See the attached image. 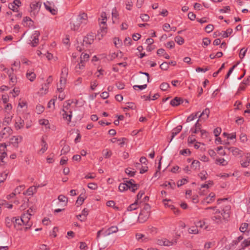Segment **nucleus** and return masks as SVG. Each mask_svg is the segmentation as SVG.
I'll return each mask as SVG.
<instances>
[{"mask_svg":"<svg viewBox=\"0 0 250 250\" xmlns=\"http://www.w3.org/2000/svg\"><path fill=\"white\" fill-rule=\"evenodd\" d=\"M87 18V14L84 13L78 15L74 22L70 23L71 30L77 31L82 24L86 23Z\"/></svg>","mask_w":250,"mask_h":250,"instance_id":"1","label":"nucleus"},{"mask_svg":"<svg viewBox=\"0 0 250 250\" xmlns=\"http://www.w3.org/2000/svg\"><path fill=\"white\" fill-rule=\"evenodd\" d=\"M150 206L148 204H145L143 209L139 214L138 219L140 222L146 221L150 214Z\"/></svg>","mask_w":250,"mask_h":250,"instance_id":"2","label":"nucleus"},{"mask_svg":"<svg viewBox=\"0 0 250 250\" xmlns=\"http://www.w3.org/2000/svg\"><path fill=\"white\" fill-rule=\"evenodd\" d=\"M12 132L13 130L10 127H5L0 132V139L7 138Z\"/></svg>","mask_w":250,"mask_h":250,"instance_id":"3","label":"nucleus"},{"mask_svg":"<svg viewBox=\"0 0 250 250\" xmlns=\"http://www.w3.org/2000/svg\"><path fill=\"white\" fill-rule=\"evenodd\" d=\"M41 6V3L39 1L32 2L30 4V12L33 15H36L39 11Z\"/></svg>","mask_w":250,"mask_h":250,"instance_id":"4","label":"nucleus"},{"mask_svg":"<svg viewBox=\"0 0 250 250\" xmlns=\"http://www.w3.org/2000/svg\"><path fill=\"white\" fill-rule=\"evenodd\" d=\"M40 35V32L35 31L31 37V44L32 46H36L39 43V37Z\"/></svg>","mask_w":250,"mask_h":250,"instance_id":"5","label":"nucleus"},{"mask_svg":"<svg viewBox=\"0 0 250 250\" xmlns=\"http://www.w3.org/2000/svg\"><path fill=\"white\" fill-rule=\"evenodd\" d=\"M100 29L98 32V35H101V37H103L107 32V25L105 21H102L100 22Z\"/></svg>","mask_w":250,"mask_h":250,"instance_id":"6","label":"nucleus"},{"mask_svg":"<svg viewBox=\"0 0 250 250\" xmlns=\"http://www.w3.org/2000/svg\"><path fill=\"white\" fill-rule=\"evenodd\" d=\"M6 145L5 143L0 144V162L3 163V159L7 156L6 153Z\"/></svg>","mask_w":250,"mask_h":250,"instance_id":"7","label":"nucleus"},{"mask_svg":"<svg viewBox=\"0 0 250 250\" xmlns=\"http://www.w3.org/2000/svg\"><path fill=\"white\" fill-rule=\"evenodd\" d=\"M225 149H227L228 151H229V152H231L233 155L235 156H237L238 155L241 156L242 155V151L240 150L238 148L235 147H225Z\"/></svg>","mask_w":250,"mask_h":250,"instance_id":"8","label":"nucleus"},{"mask_svg":"<svg viewBox=\"0 0 250 250\" xmlns=\"http://www.w3.org/2000/svg\"><path fill=\"white\" fill-rule=\"evenodd\" d=\"M95 38L94 35L91 33L87 35L86 36L84 37L83 40V42L86 44H91L93 43Z\"/></svg>","mask_w":250,"mask_h":250,"instance_id":"9","label":"nucleus"},{"mask_svg":"<svg viewBox=\"0 0 250 250\" xmlns=\"http://www.w3.org/2000/svg\"><path fill=\"white\" fill-rule=\"evenodd\" d=\"M32 211V209L31 208H30L27 211L26 213H23L20 219V222L22 221H30L31 216L32 215L31 212Z\"/></svg>","mask_w":250,"mask_h":250,"instance_id":"10","label":"nucleus"},{"mask_svg":"<svg viewBox=\"0 0 250 250\" xmlns=\"http://www.w3.org/2000/svg\"><path fill=\"white\" fill-rule=\"evenodd\" d=\"M210 110L209 108H206L199 116V121H202V120L206 121L208 118Z\"/></svg>","mask_w":250,"mask_h":250,"instance_id":"11","label":"nucleus"},{"mask_svg":"<svg viewBox=\"0 0 250 250\" xmlns=\"http://www.w3.org/2000/svg\"><path fill=\"white\" fill-rule=\"evenodd\" d=\"M22 137L21 136H13L10 139V142L16 147H18V144L21 142Z\"/></svg>","mask_w":250,"mask_h":250,"instance_id":"12","label":"nucleus"},{"mask_svg":"<svg viewBox=\"0 0 250 250\" xmlns=\"http://www.w3.org/2000/svg\"><path fill=\"white\" fill-rule=\"evenodd\" d=\"M157 244L160 246H170L173 245V243L166 238H163L158 239L157 241Z\"/></svg>","mask_w":250,"mask_h":250,"instance_id":"13","label":"nucleus"},{"mask_svg":"<svg viewBox=\"0 0 250 250\" xmlns=\"http://www.w3.org/2000/svg\"><path fill=\"white\" fill-rule=\"evenodd\" d=\"M67 75V70L66 68H63L62 70L60 83L61 85H64L66 82V77Z\"/></svg>","mask_w":250,"mask_h":250,"instance_id":"14","label":"nucleus"},{"mask_svg":"<svg viewBox=\"0 0 250 250\" xmlns=\"http://www.w3.org/2000/svg\"><path fill=\"white\" fill-rule=\"evenodd\" d=\"M118 231V228L117 226H111L106 230L103 233L104 236H108L113 233H116Z\"/></svg>","mask_w":250,"mask_h":250,"instance_id":"15","label":"nucleus"},{"mask_svg":"<svg viewBox=\"0 0 250 250\" xmlns=\"http://www.w3.org/2000/svg\"><path fill=\"white\" fill-rule=\"evenodd\" d=\"M184 102V100L179 97H176L170 101V104L173 106H176Z\"/></svg>","mask_w":250,"mask_h":250,"instance_id":"16","label":"nucleus"},{"mask_svg":"<svg viewBox=\"0 0 250 250\" xmlns=\"http://www.w3.org/2000/svg\"><path fill=\"white\" fill-rule=\"evenodd\" d=\"M44 6L45 9L48 10L52 15H55L57 13V9L55 8H52L49 2L47 1L46 3H44Z\"/></svg>","mask_w":250,"mask_h":250,"instance_id":"17","label":"nucleus"},{"mask_svg":"<svg viewBox=\"0 0 250 250\" xmlns=\"http://www.w3.org/2000/svg\"><path fill=\"white\" fill-rule=\"evenodd\" d=\"M182 129V126L179 125L172 129L171 132V137L169 141V142H170L172 141V140L174 138V137L181 131Z\"/></svg>","mask_w":250,"mask_h":250,"instance_id":"18","label":"nucleus"},{"mask_svg":"<svg viewBox=\"0 0 250 250\" xmlns=\"http://www.w3.org/2000/svg\"><path fill=\"white\" fill-rule=\"evenodd\" d=\"M24 125V120L21 119V118H19L17 119L15 124V127L16 128V129L18 130L21 128H22Z\"/></svg>","mask_w":250,"mask_h":250,"instance_id":"19","label":"nucleus"},{"mask_svg":"<svg viewBox=\"0 0 250 250\" xmlns=\"http://www.w3.org/2000/svg\"><path fill=\"white\" fill-rule=\"evenodd\" d=\"M41 143L42 147L40 149V151H41L42 153H43L46 151V150L48 148V145L44 140V137H42L41 139Z\"/></svg>","mask_w":250,"mask_h":250,"instance_id":"20","label":"nucleus"},{"mask_svg":"<svg viewBox=\"0 0 250 250\" xmlns=\"http://www.w3.org/2000/svg\"><path fill=\"white\" fill-rule=\"evenodd\" d=\"M200 119H198L194 125L195 128H191L190 131L192 132V133H197L198 131H200L201 128V125L199 123Z\"/></svg>","mask_w":250,"mask_h":250,"instance_id":"21","label":"nucleus"},{"mask_svg":"<svg viewBox=\"0 0 250 250\" xmlns=\"http://www.w3.org/2000/svg\"><path fill=\"white\" fill-rule=\"evenodd\" d=\"M136 238L140 242H147L148 240V238L145 237V235L142 233H137L136 234Z\"/></svg>","mask_w":250,"mask_h":250,"instance_id":"22","label":"nucleus"},{"mask_svg":"<svg viewBox=\"0 0 250 250\" xmlns=\"http://www.w3.org/2000/svg\"><path fill=\"white\" fill-rule=\"evenodd\" d=\"M215 196V193L213 192H211L208 196H207L205 199V201L207 202V204L210 203L212 201L214 200V198Z\"/></svg>","mask_w":250,"mask_h":250,"instance_id":"23","label":"nucleus"},{"mask_svg":"<svg viewBox=\"0 0 250 250\" xmlns=\"http://www.w3.org/2000/svg\"><path fill=\"white\" fill-rule=\"evenodd\" d=\"M128 186L127 185L126 183L124 182V183L120 184L118 188L121 192H123L128 189Z\"/></svg>","mask_w":250,"mask_h":250,"instance_id":"24","label":"nucleus"},{"mask_svg":"<svg viewBox=\"0 0 250 250\" xmlns=\"http://www.w3.org/2000/svg\"><path fill=\"white\" fill-rule=\"evenodd\" d=\"M64 113H63L62 116L63 118L66 120L68 123H70L71 122L72 116V111H69L70 114H68L67 112L64 110H63Z\"/></svg>","mask_w":250,"mask_h":250,"instance_id":"25","label":"nucleus"},{"mask_svg":"<svg viewBox=\"0 0 250 250\" xmlns=\"http://www.w3.org/2000/svg\"><path fill=\"white\" fill-rule=\"evenodd\" d=\"M138 204H139V202L137 200H136L134 203L131 204L127 208V210L128 211H132V210L136 209L138 208Z\"/></svg>","mask_w":250,"mask_h":250,"instance_id":"26","label":"nucleus"},{"mask_svg":"<svg viewBox=\"0 0 250 250\" xmlns=\"http://www.w3.org/2000/svg\"><path fill=\"white\" fill-rule=\"evenodd\" d=\"M197 227H200L201 228H204L205 229L208 230V226L206 225V223L204 220L200 221L197 223L196 225Z\"/></svg>","mask_w":250,"mask_h":250,"instance_id":"27","label":"nucleus"},{"mask_svg":"<svg viewBox=\"0 0 250 250\" xmlns=\"http://www.w3.org/2000/svg\"><path fill=\"white\" fill-rule=\"evenodd\" d=\"M132 168L130 167L126 168L125 171V173L127 174V175L129 177H133L135 176L136 171L132 170Z\"/></svg>","mask_w":250,"mask_h":250,"instance_id":"28","label":"nucleus"},{"mask_svg":"<svg viewBox=\"0 0 250 250\" xmlns=\"http://www.w3.org/2000/svg\"><path fill=\"white\" fill-rule=\"evenodd\" d=\"M89 56L86 53H82L80 57L81 63H85L88 61Z\"/></svg>","mask_w":250,"mask_h":250,"instance_id":"29","label":"nucleus"},{"mask_svg":"<svg viewBox=\"0 0 250 250\" xmlns=\"http://www.w3.org/2000/svg\"><path fill=\"white\" fill-rule=\"evenodd\" d=\"M102 154L104 158H109L112 155V153L111 151L108 149H105L103 150Z\"/></svg>","mask_w":250,"mask_h":250,"instance_id":"30","label":"nucleus"},{"mask_svg":"<svg viewBox=\"0 0 250 250\" xmlns=\"http://www.w3.org/2000/svg\"><path fill=\"white\" fill-rule=\"evenodd\" d=\"M200 163L199 161L194 160L190 166V167L194 170L198 169L200 167Z\"/></svg>","mask_w":250,"mask_h":250,"instance_id":"31","label":"nucleus"},{"mask_svg":"<svg viewBox=\"0 0 250 250\" xmlns=\"http://www.w3.org/2000/svg\"><path fill=\"white\" fill-rule=\"evenodd\" d=\"M119 53L120 54L121 56H120V58H122L123 57V53L121 51H119L117 53H113L109 55V57L110 60H113L116 58H118L119 56Z\"/></svg>","mask_w":250,"mask_h":250,"instance_id":"32","label":"nucleus"},{"mask_svg":"<svg viewBox=\"0 0 250 250\" xmlns=\"http://www.w3.org/2000/svg\"><path fill=\"white\" fill-rule=\"evenodd\" d=\"M250 246V237L245 239L242 243V249L244 250L246 247Z\"/></svg>","mask_w":250,"mask_h":250,"instance_id":"33","label":"nucleus"},{"mask_svg":"<svg viewBox=\"0 0 250 250\" xmlns=\"http://www.w3.org/2000/svg\"><path fill=\"white\" fill-rule=\"evenodd\" d=\"M36 77V74L34 72H27L26 77L31 82L34 81Z\"/></svg>","mask_w":250,"mask_h":250,"instance_id":"34","label":"nucleus"},{"mask_svg":"<svg viewBox=\"0 0 250 250\" xmlns=\"http://www.w3.org/2000/svg\"><path fill=\"white\" fill-rule=\"evenodd\" d=\"M20 219L17 218L16 217H13V222L14 224L15 228H16L17 229H20V228H17V226H21V222H20Z\"/></svg>","mask_w":250,"mask_h":250,"instance_id":"35","label":"nucleus"},{"mask_svg":"<svg viewBox=\"0 0 250 250\" xmlns=\"http://www.w3.org/2000/svg\"><path fill=\"white\" fill-rule=\"evenodd\" d=\"M232 31L233 30L231 28H228L226 31H223L222 37L224 38H227L229 35H230L232 34Z\"/></svg>","mask_w":250,"mask_h":250,"instance_id":"36","label":"nucleus"},{"mask_svg":"<svg viewBox=\"0 0 250 250\" xmlns=\"http://www.w3.org/2000/svg\"><path fill=\"white\" fill-rule=\"evenodd\" d=\"M140 187V185L137 184H134L130 186H128V189L132 192H135Z\"/></svg>","mask_w":250,"mask_h":250,"instance_id":"37","label":"nucleus"},{"mask_svg":"<svg viewBox=\"0 0 250 250\" xmlns=\"http://www.w3.org/2000/svg\"><path fill=\"white\" fill-rule=\"evenodd\" d=\"M248 227H249V224H248L247 223H243L241 224V225L239 228V230L242 232H245L247 230Z\"/></svg>","mask_w":250,"mask_h":250,"instance_id":"38","label":"nucleus"},{"mask_svg":"<svg viewBox=\"0 0 250 250\" xmlns=\"http://www.w3.org/2000/svg\"><path fill=\"white\" fill-rule=\"evenodd\" d=\"M8 172L4 171L0 173V183L3 182L7 178Z\"/></svg>","mask_w":250,"mask_h":250,"instance_id":"39","label":"nucleus"},{"mask_svg":"<svg viewBox=\"0 0 250 250\" xmlns=\"http://www.w3.org/2000/svg\"><path fill=\"white\" fill-rule=\"evenodd\" d=\"M208 173L206 171L203 170L199 173L198 176L202 181H204L207 179Z\"/></svg>","mask_w":250,"mask_h":250,"instance_id":"40","label":"nucleus"},{"mask_svg":"<svg viewBox=\"0 0 250 250\" xmlns=\"http://www.w3.org/2000/svg\"><path fill=\"white\" fill-rule=\"evenodd\" d=\"M70 148L68 145H65L61 150V155L66 154L70 151Z\"/></svg>","mask_w":250,"mask_h":250,"instance_id":"41","label":"nucleus"},{"mask_svg":"<svg viewBox=\"0 0 250 250\" xmlns=\"http://www.w3.org/2000/svg\"><path fill=\"white\" fill-rule=\"evenodd\" d=\"M188 231L191 234H197L198 233V230L197 226H192L189 228Z\"/></svg>","mask_w":250,"mask_h":250,"instance_id":"42","label":"nucleus"},{"mask_svg":"<svg viewBox=\"0 0 250 250\" xmlns=\"http://www.w3.org/2000/svg\"><path fill=\"white\" fill-rule=\"evenodd\" d=\"M175 41L179 45H182L184 42V39L183 37L177 36L175 37Z\"/></svg>","mask_w":250,"mask_h":250,"instance_id":"43","label":"nucleus"},{"mask_svg":"<svg viewBox=\"0 0 250 250\" xmlns=\"http://www.w3.org/2000/svg\"><path fill=\"white\" fill-rule=\"evenodd\" d=\"M198 114H199V112H197L195 113V114L193 113V114L190 115L187 118V122H191V121H193V120H194L197 117V116L198 115Z\"/></svg>","mask_w":250,"mask_h":250,"instance_id":"44","label":"nucleus"},{"mask_svg":"<svg viewBox=\"0 0 250 250\" xmlns=\"http://www.w3.org/2000/svg\"><path fill=\"white\" fill-rule=\"evenodd\" d=\"M21 225H25L26 227L25 228V230L26 231L28 229H30L31 227L32 223L30 221H22Z\"/></svg>","mask_w":250,"mask_h":250,"instance_id":"45","label":"nucleus"},{"mask_svg":"<svg viewBox=\"0 0 250 250\" xmlns=\"http://www.w3.org/2000/svg\"><path fill=\"white\" fill-rule=\"evenodd\" d=\"M58 199L59 201V202H64L65 203V206L66 205V203L68 200L67 198L66 197L63 195H60L58 197Z\"/></svg>","mask_w":250,"mask_h":250,"instance_id":"46","label":"nucleus"},{"mask_svg":"<svg viewBox=\"0 0 250 250\" xmlns=\"http://www.w3.org/2000/svg\"><path fill=\"white\" fill-rule=\"evenodd\" d=\"M169 87V84L165 82L162 83L160 86V88L162 91H166Z\"/></svg>","mask_w":250,"mask_h":250,"instance_id":"47","label":"nucleus"},{"mask_svg":"<svg viewBox=\"0 0 250 250\" xmlns=\"http://www.w3.org/2000/svg\"><path fill=\"white\" fill-rule=\"evenodd\" d=\"M81 214H82V216H83V219L81 220V222L84 221L86 220V217L88 214V209L85 208H84L82 210Z\"/></svg>","mask_w":250,"mask_h":250,"instance_id":"48","label":"nucleus"},{"mask_svg":"<svg viewBox=\"0 0 250 250\" xmlns=\"http://www.w3.org/2000/svg\"><path fill=\"white\" fill-rule=\"evenodd\" d=\"M37 191V187H30L27 190V192L28 195H32L34 193Z\"/></svg>","mask_w":250,"mask_h":250,"instance_id":"49","label":"nucleus"},{"mask_svg":"<svg viewBox=\"0 0 250 250\" xmlns=\"http://www.w3.org/2000/svg\"><path fill=\"white\" fill-rule=\"evenodd\" d=\"M212 220L217 224L221 222V216L220 215L214 216L211 217Z\"/></svg>","mask_w":250,"mask_h":250,"instance_id":"50","label":"nucleus"},{"mask_svg":"<svg viewBox=\"0 0 250 250\" xmlns=\"http://www.w3.org/2000/svg\"><path fill=\"white\" fill-rule=\"evenodd\" d=\"M161 186L164 187H166L167 186H169L172 189H174L175 187V183L174 182L171 183L170 182H168L167 183L166 182L165 183L163 184Z\"/></svg>","mask_w":250,"mask_h":250,"instance_id":"51","label":"nucleus"},{"mask_svg":"<svg viewBox=\"0 0 250 250\" xmlns=\"http://www.w3.org/2000/svg\"><path fill=\"white\" fill-rule=\"evenodd\" d=\"M48 86L46 83H44V85H42V87L41 88V92L42 94H45L48 91Z\"/></svg>","mask_w":250,"mask_h":250,"instance_id":"52","label":"nucleus"},{"mask_svg":"<svg viewBox=\"0 0 250 250\" xmlns=\"http://www.w3.org/2000/svg\"><path fill=\"white\" fill-rule=\"evenodd\" d=\"M247 49H245V48H243L240 50L239 55L241 59H242L244 58L247 52Z\"/></svg>","mask_w":250,"mask_h":250,"instance_id":"53","label":"nucleus"},{"mask_svg":"<svg viewBox=\"0 0 250 250\" xmlns=\"http://www.w3.org/2000/svg\"><path fill=\"white\" fill-rule=\"evenodd\" d=\"M9 78L10 80V83H11V84L12 85H15L17 82V78L16 76L14 74L11 76H9Z\"/></svg>","mask_w":250,"mask_h":250,"instance_id":"54","label":"nucleus"},{"mask_svg":"<svg viewBox=\"0 0 250 250\" xmlns=\"http://www.w3.org/2000/svg\"><path fill=\"white\" fill-rule=\"evenodd\" d=\"M213 25L212 24H209L206 26L205 30L207 33H210L213 31Z\"/></svg>","mask_w":250,"mask_h":250,"instance_id":"55","label":"nucleus"},{"mask_svg":"<svg viewBox=\"0 0 250 250\" xmlns=\"http://www.w3.org/2000/svg\"><path fill=\"white\" fill-rule=\"evenodd\" d=\"M8 7L10 9L12 10L14 12H18V8L16 6L13 2L9 3L8 5Z\"/></svg>","mask_w":250,"mask_h":250,"instance_id":"56","label":"nucleus"},{"mask_svg":"<svg viewBox=\"0 0 250 250\" xmlns=\"http://www.w3.org/2000/svg\"><path fill=\"white\" fill-rule=\"evenodd\" d=\"M133 5V2L131 0H126V8L130 10Z\"/></svg>","mask_w":250,"mask_h":250,"instance_id":"57","label":"nucleus"},{"mask_svg":"<svg viewBox=\"0 0 250 250\" xmlns=\"http://www.w3.org/2000/svg\"><path fill=\"white\" fill-rule=\"evenodd\" d=\"M13 223V218L12 219H11L9 217H6V219H5V224H6V226L7 227L10 228L11 225H12V224Z\"/></svg>","mask_w":250,"mask_h":250,"instance_id":"58","label":"nucleus"},{"mask_svg":"<svg viewBox=\"0 0 250 250\" xmlns=\"http://www.w3.org/2000/svg\"><path fill=\"white\" fill-rule=\"evenodd\" d=\"M222 211L223 212L221 213V215H222L223 218L225 220L228 219L229 217V212L227 210H224V209H223Z\"/></svg>","mask_w":250,"mask_h":250,"instance_id":"59","label":"nucleus"},{"mask_svg":"<svg viewBox=\"0 0 250 250\" xmlns=\"http://www.w3.org/2000/svg\"><path fill=\"white\" fill-rule=\"evenodd\" d=\"M160 67L162 70H167L169 67L168 63L165 62L160 65Z\"/></svg>","mask_w":250,"mask_h":250,"instance_id":"60","label":"nucleus"},{"mask_svg":"<svg viewBox=\"0 0 250 250\" xmlns=\"http://www.w3.org/2000/svg\"><path fill=\"white\" fill-rule=\"evenodd\" d=\"M140 18L143 21H147L149 19V16L146 14H141Z\"/></svg>","mask_w":250,"mask_h":250,"instance_id":"61","label":"nucleus"},{"mask_svg":"<svg viewBox=\"0 0 250 250\" xmlns=\"http://www.w3.org/2000/svg\"><path fill=\"white\" fill-rule=\"evenodd\" d=\"M195 141H196V139L195 138V135H191L188 137V144H193Z\"/></svg>","mask_w":250,"mask_h":250,"instance_id":"62","label":"nucleus"},{"mask_svg":"<svg viewBox=\"0 0 250 250\" xmlns=\"http://www.w3.org/2000/svg\"><path fill=\"white\" fill-rule=\"evenodd\" d=\"M187 182H188V180L186 179H185V178L182 179L178 181L177 186L178 187H180L182 186V185L185 184Z\"/></svg>","mask_w":250,"mask_h":250,"instance_id":"63","label":"nucleus"},{"mask_svg":"<svg viewBox=\"0 0 250 250\" xmlns=\"http://www.w3.org/2000/svg\"><path fill=\"white\" fill-rule=\"evenodd\" d=\"M221 132V128L220 127H217L215 128L213 130V133L214 136L216 137H218Z\"/></svg>","mask_w":250,"mask_h":250,"instance_id":"64","label":"nucleus"}]
</instances>
